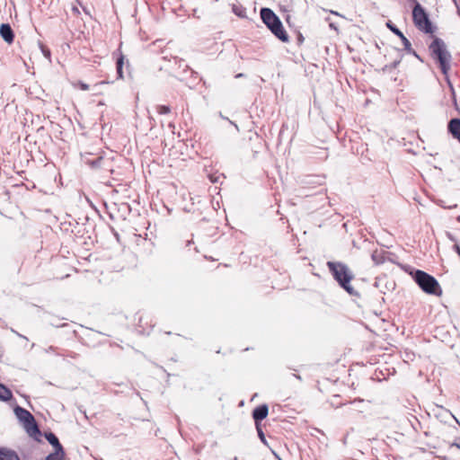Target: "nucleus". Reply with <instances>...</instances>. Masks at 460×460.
<instances>
[{
	"label": "nucleus",
	"instance_id": "obj_12",
	"mask_svg": "<svg viewBox=\"0 0 460 460\" xmlns=\"http://www.w3.org/2000/svg\"><path fill=\"white\" fill-rule=\"evenodd\" d=\"M45 438L54 447V450L64 449L63 446L59 442L58 438L51 431L45 432Z\"/></svg>",
	"mask_w": 460,
	"mask_h": 460
},
{
	"label": "nucleus",
	"instance_id": "obj_19",
	"mask_svg": "<svg viewBox=\"0 0 460 460\" xmlns=\"http://www.w3.org/2000/svg\"><path fill=\"white\" fill-rule=\"evenodd\" d=\"M400 62H401V60H400V59H398V60H394L393 63H391L390 65H385V67H384V71H385V72H386V73H388V74H390V75H391V78H392V79L394 78V77H393V75H392L393 70H394V68H396V67H397V66H399Z\"/></svg>",
	"mask_w": 460,
	"mask_h": 460
},
{
	"label": "nucleus",
	"instance_id": "obj_10",
	"mask_svg": "<svg viewBox=\"0 0 460 460\" xmlns=\"http://www.w3.org/2000/svg\"><path fill=\"white\" fill-rule=\"evenodd\" d=\"M447 128L453 137L460 142V119H452L448 123Z\"/></svg>",
	"mask_w": 460,
	"mask_h": 460
},
{
	"label": "nucleus",
	"instance_id": "obj_20",
	"mask_svg": "<svg viewBox=\"0 0 460 460\" xmlns=\"http://www.w3.org/2000/svg\"><path fill=\"white\" fill-rule=\"evenodd\" d=\"M40 50H41L43 56L50 61V58H51L50 49L48 47H46L45 45H43L42 43H40Z\"/></svg>",
	"mask_w": 460,
	"mask_h": 460
},
{
	"label": "nucleus",
	"instance_id": "obj_28",
	"mask_svg": "<svg viewBox=\"0 0 460 460\" xmlns=\"http://www.w3.org/2000/svg\"><path fill=\"white\" fill-rule=\"evenodd\" d=\"M329 26H330V28H332V29H333V30H335V31H337V30H338V29H337V27H336V25H335L333 22H331V23L329 24Z\"/></svg>",
	"mask_w": 460,
	"mask_h": 460
},
{
	"label": "nucleus",
	"instance_id": "obj_8",
	"mask_svg": "<svg viewBox=\"0 0 460 460\" xmlns=\"http://www.w3.org/2000/svg\"><path fill=\"white\" fill-rule=\"evenodd\" d=\"M269 413V407L267 404H261L252 411V419L254 420L255 426L261 424V421L264 420Z\"/></svg>",
	"mask_w": 460,
	"mask_h": 460
},
{
	"label": "nucleus",
	"instance_id": "obj_4",
	"mask_svg": "<svg viewBox=\"0 0 460 460\" xmlns=\"http://www.w3.org/2000/svg\"><path fill=\"white\" fill-rule=\"evenodd\" d=\"M13 411L16 418L23 425V428L25 429L28 435L40 442L41 431L34 416L28 410L22 408L20 405H15Z\"/></svg>",
	"mask_w": 460,
	"mask_h": 460
},
{
	"label": "nucleus",
	"instance_id": "obj_17",
	"mask_svg": "<svg viewBox=\"0 0 460 460\" xmlns=\"http://www.w3.org/2000/svg\"><path fill=\"white\" fill-rule=\"evenodd\" d=\"M386 27L393 31L395 35H397L400 39L402 40V31L391 21H388L386 22Z\"/></svg>",
	"mask_w": 460,
	"mask_h": 460
},
{
	"label": "nucleus",
	"instance_id": "obj_26",
	"mask_svg": "<svg viewBox=\"0 0 460 460\" xmlns=\"http://www.w3.org/2000/svg\"><path fill=\"white\" fill-rule=\"evenodd\" d=\"M80 86H81V89H82V90H84V91H86V90H88V89H89L88 84H84V83H80Z\"/></svg>",
	"mask_w": 460,
	"mask_h": 460
},
{
	"label": "nucleus",
	"instance_id": "obj_11",
	"mask_svg": "<svg viewBox=\"0 0 460 460\" xmlns=\"http://www.w3.org/2000/svg\"><path fill=\"white\" fill-rule=\"evenodd\" d=\"M0 460H20V456L14 450L0 447Z\"/></svg>",
	"mask_w": 460,
	"mask_h": 460
},
{
	"label": "nucleus",
	"instance_id": "obj_33",
	"mask_svg": "<svg viewBox=\"0 0 460 460\" xmlns=\"http://www.w3.org/2000/svg\"><path fill=\"white\" fill-rule=\"evenodd\" d=\"M243 76V74H238L237 75V77H242Z\"/></svg>",
	"mask_w": 460,
	"mask_h": 460
},
{
	"label": "nucleus",
	"instance_id": "obj_27",
	"mask_svg": "<svg viewBox=\"0 0 460 460\" xmlns=\"http://www.w3.org/2000/svg\"><path fill=\"white\" fill-rule=\"evenodd\" d=\"M411 47L410 41L404 37V49H408Z\"/></svg>",
	"mask_w": 460,
	"mask_h": 460
},
{
	"label": "nucleus",
	"instance_id": "obj_36",
	"mask_svg": "<svg viewBox=\"0 0 460 460\" xmlns=\"http://www.w3.org/2000/svg\"><path fill=\"white\" fill-rule=\"evenodd\" d=\"M233 460H239L238 457L234 456Z\"/></svg>",
	"mask_w": 460,
	"mask_h": 460
},
{
	"label": "nucleus",
	"instance_id": "obj_24",
	"mask_svg": "<svg viewBox=\"0 0 460 460\" xmlns=\"http://www.w3.org/2000/svg\"><path fill=\"white\" fill-rule=\"evenodd\" d=\"M220 117H221L222 119H227V120H228L232 125H234V126L235 129H236L237 131H239V128H238V126H237L235 123H234L233 121L229 120L227 118H226V116H223V115H222V113H220Z\"/></svg>",
	"mask_w": 460,
	"mask_h": 460
},
{
	"label": "nucleus",
	"instance_id": "obj_13",
	"mask_svg": "<svg viewBox=\"0 0 460 460\" xmlns=\"http://www.w3.org/2000/svg\"><path fill=\"white\" fill-rule=\"evenodd\" d=\"M13 399L12 391L4 385L0 383V401L8 402Z\"/></svg>",
	"mask_w": 460,
	"mask_h": 460
},
{
	"label": "nucleus",
	"instance_id": "obj_5",
	"mask_svg": "<svg viewBox=\"0 0 460 460\" xmlns=\"http://www.w3.org/2000/svg\"><path fill=\"white\" fill-rule=\"evenodd\" d=\"M409 273L425 293L436 296L441 295V288L438 280L433 276L420 270H417L414 272L410 271Z\"/></svg>",
	"mask_w": 460,
	"mask_h": 460
},
{
	"label": "nucleus",
	"instance_id": "obj_16",
	"mask_svg": "<svg viewBox=\"0 0 460 460\" xmlns=\"http://www.w3.org/2000/svg\"><path fill=\"white\" fill-rule=\"evenodd\" d=\"M232 11L233 13L240 17V18H245L246 17V8L240 4H233L232 5Z\"/></svg>",
	"mask_w": 460,
	"mask_h": 460
},
{
	"label": "nucleus",
	"instance_id": "obj_32",
	"mask_svg": "<svg viewBox=\"0 0 460 460\" xmlns=\"http://www.w3.org/2000/svg\"><path fill=\"white\" fill-rule=\"evenodd\" d=\"M74 12H77L78 13V9L76 7H74Z\"/></svg>",
	"mask_w": 460,
	"mask_h": 460
},
{
	"label": "nucleus",
	"instance_id": "obj_3",
	"mask_svg": "<svg viewBox=\"0 0 460 460\" xmlns=\"http://www.w3.org/2000/svg\"><path fill=\"white\" fill-rule=\"evenodd\" d=\"M261 21L267 28L282 42H288L289 37L283 27L279 16L268 7H262L260 12Z\"/></svg>",
	"mask_w": 460,
	"mask_h": 460
},
{
	"label": "nucleus",
	"instance_id": "obj_29",
	"mask_svg": "<svg viewBox=\"0 0 460 460\" xmlns=\"http://www.w3.org/2000/svg\"><path fill=\"white\" fill-rule=\"evenodd\" d=\"M142 322H143V318H142V316H140V317L138 318V323H139V325H140V326H141V324H142Z\"/></svg>",
	"mask_w": 460,
	"mask_h": 460
},
{
	"label": "nucleus",
	"instance_id": "obj_25",
	"mask_svg": "<svg viewBox=\"0 0 460 460\" xmlns=\"http://www.w3.org/2000/svg\"><path fill=\"white\" fill-rule=\"evenodd\" d=\"M55 350H56V348L54 346H49L48 349H45V351L47 353L55 352Z\"/></svg>",
	"mask_w": 460,
	"mask_h": 460
},
{
	"label": "nucleus",
	"instance_id": "obj_15",
	"mask_svg": "<svg viewBox=\"0 0 460 460\" xmlns=\"http://www.w3.org/2000/svg\"><path fill=\"white\" fill-rule=\"evenodd\" d=\"M124 55L122 53L119 54V57L116 60V70L118 78H123V66H124Z\"/></svg>",
	"mask_w": 460,
	"mask_h": 460
},
{
	"label": "nucleus",
	"instance_id": "obj_18",
	"mask_svg": "<svg viewBox=\"0 0 460 460\" xmlns=\"http://www.w3.org/2000/svg\"><path fill=\"white\" fill-rule=\"evenodd\" d=\"M255 428H256V430H257L258 437H259L260 440H261V442H262L266 447H268L269 448H270V446H269V444H268V441H267V439H266L265 434H264V432H263V430H262L261 425V424H257V426H255Z\"/></svg>",
	"mask_w": 460,
	"mask_h": 460
},
{
	"label": "nucleus",
	"instance_id": "obj_9",
	"mask_svg": "<svg viewBox=\"0 0 460 460\" xmlns=\"http://www.w3.org/2000/svg\"><path fill=\"white\" fill-rule=\"evenodd\" d=\"M0 36L8 44L14 40V32L9 23H2L0 25Z\"/></svg>",
	"mask_w": 460,
	"mask_h": 460
},
{
	"label": "nucleus",
	"instance_id": "obj_23",
	"mask_svg": "<svg viewBox=\"0 0 460 460\" xmlns=\"http://www.w3.org/2000/svg\"><path fill=\"white\" fill-rule=\"evenodd\" d=\"M12 332L13 333H15L18 337L22 338V339H24L26 341H28V338L21 333H19L18 332H16L15 330H13V328L11 329Z\"/></svg>",
	"mask_w": 460,
	"mask_h": 460
},
{
	"label": "nucleus",
	"instance_id": "obj_7",
	"mask_svg": "<svg viewBox=\"0 0 460 460\" xmlns=\"http://www.w3.org/2000/svg\"><path fill=\"white\" fill-rule=\"evenodd\" d=\"M83 163L88 165L92 169H100L102 167L104 163L103 156L100 155H93L91 153H85L81 155Z\"/></svg>",
	"mask_w": 460,
	"mask_h": 460
},
{
	"label": "nucleus",
	"instance_id": "obj_30",
	"mask_svg": "<svg viewBox=\"0 0 460 460\" xmlns=\"http://www.w3.org/2000/svg\"><path fill=\"white\" fill-rule=\"evenodd\" d=\"M271 452L273 453V455L279 459L280 460V458L279 457V456L277 455V453H275L272 449H271Z\"/></svg>",
	"mask_w": 460,
	"mask_h": 460
},
{
	"label": "nucleus",
	"instance_id": "obj_1",
	"mask_svg": "<svg viewBox=\"0 0 460 460\" xmlns=\"http://www.w3.org/2000/svg\"><path fill=\"white\" fill-rule=\"evenodd\" d=\"M326 266L333 279L340 288L345 290L351 296H358V292L351 286L354 274L349 266L341 261H327Z\"/></svg>",
	"mask_w": 460,
	"mask_h": 460
},
{
	"label": "nucleus",
	"instance_id": "obj_2",
	"mask_svg": "<svg viewBox=\"0 0 460 460\" xmlns=\"http://www.w3.org/2000/svg\"><path fill=\"white\" fill-rule=\"evenodd\" d=\"M429 48L431 56L438 62L442 74L445 75L449 85H451L448 80L451 55L447 51L445 42L439 38H434Z\"/></svg>",
	"mask_w": 460,
	"mask_h": 460
},
{
	"label": "nucleus",
	"instance_id": "obj_34",
	"mask_svg": "<svg viewBox=\"0 0 460 460\" xmlns=\"http://www.w3.org/2000/svg\"><path fill=\"white\" fill-rule=\"evenodd\" d=\"M57 327H64L65 324H61V325H56Z\"/></svg>",
	"mask_w": 460,
	"mask_h": 460
},
{
	"label": "nucleus",
	"instance_id": "obj_31",
	"mask_svg": "<svg viewBox=\"0 0 460 460\" xmlns=\"http://www.w3.org/2000/svg\"><path fill=\"white\" fill-rule=\"evenodd\" d=\"M297 379L301 380V376L299 375H294Z\"/></svg>",
	"mask_w": 460,
	"mask_h": 460
},
{
	"label": "nucleus",
	"instance_id": "obj_14",
	"mask_svg": "<svg viewBox=\"0 0 460 460\" xmlns=\"http://www.w3.org/2000/svg\"><path fill=\"white\" fill-rule=\"evenodd\" d=\"M66 452L65 449L54 450V452L49 454L44 460H65Z\"/></svg>",
	"mask_w": 460,
	"mask_h": 460
},
{
	"label": "nucleus",
	"instance_id": "obj_6",
	"mask_svg": "<svg viewBox=\"0 0 460 460\" xmlns=\"http://www.w3.org/2000/svg\"><path fill=\"white\" fill-rule=\"evenodd\" d=\"M413 1L415 2V5L412 10V20L414 25L418 30L424 33L433 34L435 32V27L429 21L428 13L424 8L418 2H416V0Z\"/></svg>",
	"mask_w": 460,
	"mask_h": 460
},
{
	"label": "nucleus",
	"instance_id": "obj_21",
	"mask_svg": "<svg viewBox=\"0 0 460 460\" xmlns=\"http://www.w3.org/2000/svg\"><path fill=\"white\" fill-rule=\"evenodd\" d=\"M156 111L161 115H165L171 112V109L167 105H157Z\"/></svg>",
	"mask_w": 460,
	"mask_h": 460
},
{
	"label": "nucleus",
	"instance_id": "obj_35",
	"mask_svg": "<svg viewBox=\"0 0 460 460\" xmlns=\"http://www.w3.org/2000/svg\"><path fill=\"white\" fill-rule=\"evenodd\" d=\"M332 13L338 15L337 12H332Z\"/></svg>",
	"mask_w": 460,
	"mask_h": 460
},
{
	"label": "nucleus",
	"instance_id": "obj_22",
	"mask_svg": "<svg viewBox=\"0 0 460 460\" xmlns=\"http://www.w3.org/2000/svg\"><path fill=\"white\" fill-rule=\"evenodd\" d=\"M372 260H373L376 264L382 263V262H383V257H382L381 252H378L377 251L374 252L372 253Z\"/></svg>",
	"mask_w": 460,
	"mask_h": 460
}]
</instances>
